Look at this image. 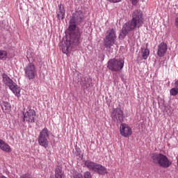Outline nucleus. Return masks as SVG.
I'll return each mask as SVG.
<instances>
[{
  "label": "nucleus",
  "mask_w": 178,
  "mask_h": 178,
  "mask_svg": "<svg viewBox=\"0 0 178 178\" xmlns=\"http://www.w3.org/2000/svg\"><path fill=\"white\" fill-rule=\"evenodd\" d=\"M49 129L47 127H44L40 132L38 137V141L39 145L40 147H43V148H48L49 145V141H48V138H49Z\"/></svg>",
  "instance_id": "8"
},
{
  "label": "nucleus",
  "mask_w": 178,
  "mask_h": 178,
  "mask_svg": "<svg viewBox=\"0 0 178 178\" xmlns=\"http://www.w3.org/2000/svg\"><path fill=\"white\" fill-rule=\"evenodd\" d=\"M159 108H161V109H162L163 111H165V106H163L164 104L163 103H161L160 102H159Z\"/></svg>",
  "instance_id": "28"
},
{
  "label": "nucleus",
  "mask_w": 178,
  "mask_h": 178,
  "mask_svg": "<svg viewBox=\"0 0 178 178\" xmlns=\"http://www.w3.org/2000/svg\"><path fill=\"white\" fill-rule=\"evenodd\" d=\"M83 178H92V175H91V172L90 171H86L83 172L82 175Z\"/></svg>",
  "instance_id": "24"
},
{
  "label": "nucleus",
  "mask_w": 178,
  "mask_h": 178,
  "mask_svg": "<svg viewBox=\"0 0 178 178\" xmlns=\"http://www.w3.org/2000/svg\"><path fill=\"white\" fill-rule=\"evenodd\" d=\"M178 94V90L172 88L170 90V95H172V97H176Z\"/></svg>",
  "instance_id": "23"
},
{
  "label": "nucleus",
  "mask_w": 178,
  "mask_h": 178,
  "mask_svg": "<svg viewBox=\"0 0 178 178\" xmlns=\"http://www.w3.org/2000/svg\"><path fill=\"white\" fill-rule=\"evenodd\" d=\"M19 178H32V177H31V175H30V174L25 173V174L21 175Z\"/></svg>",
  "instance_id": "25"
},
{
  "label": "nucleus",
  "mask_w": 178,
  "mask_h": 178,
  "mask_svg": "<svg viewBox=\"0 0 178 178\" xmlns=\"http://www.w3.org/2000/svg\"><path fill=\"white\" fill-rule=\"evenodd\" d=\"M0 149L1 151H3L4 152H11L12 149L10 148V146L6 143L3 140L0 139Z\"/></svg>",
  "instance_id": "15"
},
{
  "label": "nucleus",
  "mask_w": 178,
  "mask_h": 178,
  "mask_svg": "<svg viewBox=\"0 0 178 178\" xmlns=\"http://www.w3.org/2000/svg\"><path fill=\"white\" fill-rule=\"evenodd\" d=\"M152 163L159 165L161 168L166 169L172 165V162L166 155L162 153L154 152L151 155Z\"/></svg>",
  "instance_id": "3"
},
{
  "label": "nucleus",
  "mask_w": 178,
  "mask_h": 178,
  "mask_svg": "<svg viewBox=\"0 0 178 178\" xmlns=\"http://www.w3.org/2000/svg\"><path fill=\"white\" fill-rule=\"evenodd\" d=\"M122 48H123V46H121L120 49H122Z\"/></svg>",
  "instance_id": "32"
},
{
  "label": "nucleus",
  "mask_w": 178,
  "mask_h": 178,
  "mask_svg": "<svg viewBox=\"0 0 178 178\" xmlns=\"http://www.w3.org/2000/svg\"><path fill=\"white\" fill-rule=\"evenodd\" d=\"M73 178H83V175L81 173H77L73 175Z\"/></svg>",
  "instance_id": "26"
},
{
  "label": "nucleus",
  "mask_w": 178,
  "mask_h": 178,
  "mask_svg": "<svg viewBox=\"0 0 178 178\" xmlns=\"http://www.w3.org/2000/svg\"><path fill=\"white\" fill-rule=\"evenodd\" d=\"M105 42L106 45H113V44H116V33L114 29H108L106 31Z\"/></svg>",
  "instance_id": "11"
},
{
  "label": "nucleus",
  "mask_w": 178,
  "mask_h": 178,
  "mask_svg": "<svg viewBox=\"0 0 178 178\" xmlns=\"http://www.w3.org/2000/svg\"><path fill=\"white\" fill-rule=\"evenodd\" d=\"M74 148L76 156H79L80 159H83V158H84V155L81 154V149H80V147H79L77 145L74 146Z\"/></svg>",
  "instance_id": "19"
},
{
  "label": "nucleus",
  "mask_w": 178,
  "mask_h": 178,
  "mask_svg": "<svg viewBox=\"0 0 178 178\" xmlns=\"http://www.w3.org/2000/svg\"><path fill=\"white\" fill-rule=\"evenodd\" d=\"M92 86V79L90 78H85L84 87L87 88H91Z\"/></svg>",
  "instance_id": "20"
},
{
  "label": "nucleus",
  "mask_w": 178,
  "mask_h": 178,
  "mask_svg": "<svg viewBox=\"0 0 178 178\" xmlns=\"http://www.w3.org/2000/svg\"><path fill=\"white\" fill-rule=\"evenodd\" d=\"M120 124V133L122 137H130L133 134V130L127 124L122 122Z\"/></svg>",
  "instance_id": "12"
},
{
  "label": "nucleus",
  "mask_w": 178,
  "mask_h": 178,
  "mask_svg": "<svg viewBox=\"0 0 178 178\" xmlns=\"http://www.w3.org/2000/svg\"><path fill=\"white\" fill-rule=\"evenodd\" d=\"M144 24V17H143V11L141 10H136L132 14L131 22H127L122 29L119 38L123 40L129 31H133L135 29H140Z\"/></svg>",
  "instance_id": "2"
},
{
  "label": "nucleus",
  "mask_w": 178,
  "mask_h": 178,
  "mask_svg": "<svg viewBox=\"0 0 178 178\" xmlns=\"http://www.w3.org/2000/svg\"><path fill=\"white\" fill-rule=\"evenodd\" d=\"M84 22V13L81 10H76L72 13L70 20L68 31L70 33V42L65 43V45H79L80 44V37L81 35L79 31L76 32L77 26Z\"/></svg>",
  "instance_id": "1"
},
{
  "label": "nucleus",
  "mask_w": 178,
  "mask_h": 178,
  "mask_svg": "<svg viewBox=\"0 0 178 178\" xmlns=\"http://www.w3.org/2000/svg\"><path fill=\"white\" fill-rule=\"evenodd\" d=\"M175 87L174 88H176V90H178V80L177 81H175Z\"/></svg>",
  "instance_id": "30"
},
{
  "label": "nucleus",
  "mask_w": 178,
  "mask_h": 178,
  "mask_svg": "<svg viewBox=\"0 0 178 178\" xmlns=\"http://www.w3.org/2000/svg\"><path fill=\"white\" fill-rule=\"evenodd\" d=\"M84 165L88 169H89V170H92V172H95V173H97V175H100L102 176L108 175V169L102 164L95 163L91 160H86L84 161Z\"/></svg>",
  "instance_id": "4"
},
{
  "label": "nucleus",
  "mask_w": 178,
  "mask_h": 178,
  "mask_svg": "<svg viewBox=\"0 0 178 178\" xmlns=\"http://www.w3.org/2000/svg\"><path fill=\"white\" fill-rule=\"evenodd\" d=\"M111 3H118V2H121L122 0H107Z\"/></svg>",
  "instance_id": "27"
},
{
  "label": "nucleus",
  "mask_w": 178,
  "mask_h": 178,
  "mask_svg": "<svg viewBox=\"0 0 178 178\" xmlns=\"http://www.w3.org/2000/svg\"><path fill=\"white\" fill-rule=\"evenodd\" d=\"M111 118L116 124H121L124 122V111L122 109L120 103L118 104V106L112 109L111 113Z\"/></svg>",
  "instance_id": "7"
},
{
  "label": "nucleus",
  "mask_w": 178,
  "mask_h": 178,
  "mask_svg": "<svg viewBox=\"0 0 178 178\" xmlns=\"http://www.w3.org/2000/svg\"><path fill=\"white\" fill-rule=\"evenodd\" d=\"M22 122H26V123H35V119L37 118V113L35 110L33 108H28L26 112H23Z\"/></svg>",
  "instance_id": "10"
},
{
  "label": "nucleus",
  "mask_w": 178,
  "mask_h": 178,
  "mask_svg": "<svg viewBox=\"0 0 178 178\" xmlns=\"http://www.w3.org/2000/svg\"><path fill=\"white\" fill-rule=\"evenodd\" d=\"M8 58V51L0 50V60H5Z\"/></svg>",
  "instance_id": "21"
},
{
  "label": "nucleus",
  "mask_w": 178,
  "mask_h": 178,
  "mask_svg": "<svg viewBox=\"0 0 178 178\" xmlns=\"http://www.w3.org/2000/svg\"><path fill=\"white\" fill-rule=\"evenodd\" d=\"M73 46L72 45H61L60 49H61L63 54H65L67 56H70L72 53V49Z\"/></svg>",
  "instance_id": "16"
},
{
  "label": "nucleus",
  "mask_w": 178,
  "mask_h": 178,
  "mask_svg": "<svg viewBox=\"0 0 178 178\" xmlns=\"http://www.w3.org/2000/svg\"><path fill=\"white\" fill-rule=\"evenodd\" d=\"M168 51V45H159L157 49V55L159 58L165 56L166 51Z\"/></svg>",
  "instance_id": "14"
},
{
  "label": "nucleus",
  "mask_w": 178,
  "mask_h": 178,
  "mask_svg": "<svg viewBox=\"0 0 178 178\" xmlns=\"http://www.w3.org/2000/svg\"><path fill=\"white\" fill-rule=\"evenodd\" d=\"M65 13L66 12L65 11V6H63V4H59L58 9L56 11L57 19H58V20H63L65 19Z\"/></svg>",
  "instance_id": "13"
},
{
  "label": "nucleus",
  "mask_w": 178,
  "mask_h": 178,
  "mask_svg": "<svg viewBox=\"0 0 178 178\" xmlns=\"http://www.w3.org/2000/svg\"><path fill=\"white\" fill-rule=\"evenodd\" d=\"M0 178H8V177H5V176H1Z\"/></svg>",
  "instance_id": "31"
},
{
  "label": "nucleus",
  "mask_w": 178,
  "mask_h": 178,
  "mask_svg": "<svg viewBox=\"0 0 178 178\" xmlns=\"http://www.w3.org/2000/svg\"><path fill=\"white\" fill-rule=\"evenodd\" d=\"M139 1L140 0H131V3H132V5L136 6V5H137V3H138Z\"/></svg>",
  "instance_id": "29"
},
{
  "label": "nucleus",
  "mask_w": 178,
  "mask_h": 178,
  "mask_svg": "<svg viewBox=\"0 0 178 178\" xmlns=\"http://www.w3.org/2000/svg\"><path fill=\"white\" fill-rule=\"evenodd\" d=\"M102 49H104V52H112L113 49L112 47H111V45H102L101 46Z\"/></svg>",
  "instance_id": "22"
},
{
  "label": "nucleus",
  "mask_w": 178,
  "mask_h": 178,
  "mask_svg": "<svg viewBox=\"0 0 178 178\" xmlns=\"http://www.w3.org/2000/svg\"><path fill=\"white\" fill-rule=\"evenodd\" d=\"M24 70L25 72V77L28 79V80H34V79H35V76H37V68L34 63H28L24 68Z\"/></svg>",
  "instance_id": "9"
},
{
  "label": "nucleus",
  "mask_w": 178,
  "mask_h": 178,
  "mask_svg": "<svg viewBox=\"0 0 178 178\" xmlns=\"http://www.w3.org/2000/svg\"><path fill=\"white\" fill-rule=\"evenodd\" d=\"M123 67H124V60L122 58H112L107 63V68L108 70L114 72L115 73L122 72Z\"/></svg>",
  "instance_id": "6"
},
{
  "label": "nucleus",
  "mask_w": 178,
  "mask_h": 178,
  "mask_svg": "<svg viewBox=\"0 0 178 178\" xmlns=\"http://www.w3.org/2000/svg\"><path fill=\"white\" fill-rule=\"evenodd\" d=\"M72 152H74V149L72 150Z\"/></svg>",
  "instance_id": "33"
},
{
  "label": "nucleus",
  "mask_w": 178,
  "mask_h": 178,
  "mask_svg": "<svg viewBox=\"0 0 178 178\" xmlns=\"http://www.w3.org/2000/svg\"><path fill=\"white\" fill-rule=\"evenodd\" d=\"M1 109L3 112H10L12 109V106L10 105V103L8 102H2L1 104Z\"/></svg>",
  "instance_id": "18"
},
{
  "label": "nucleus",
  "mask_w": 178,
  "mask_h": 178,
  "mask_svg": "<svg viewBox=\"0 0 178 178\" xmlns=\"http://www.w3.org/2000/svg\"><path fill=\"white\" fill-rule=\"evenodd\" d=\"M140 54L143 59H148V56H149V49L147 46H142L140 48Z\"/></svg>",
  "instance_id": "17"
},
{
  "label": "nucleus",
  "mask_w": 178,
  "mask_h": 178,
  "mask_svg": "<svg viewBox=\"0 0 178 178\" xmlns=\"http://www.w3.org/2000/svg\"><path fill=\"white\" fill-rule=\"evenodd\" d=\"M2 79L3 84L9 88L15 97L19 98L20 97V87L17 86V83H15V81H13V80H12V79L5 73L2 74Z\"/></svg>",
  "instance_id": "5"
}]
</instances>
